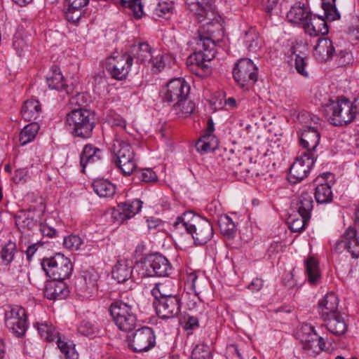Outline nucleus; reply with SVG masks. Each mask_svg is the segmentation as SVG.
<instances>
[{
	"label": "nucleus",
	"mask_w": 359,
	"mask_h": 359,
	"mask_svg": "<svg viewBox=\"0 0 359 359\" xmlns=\"http://www.w3.org/2000/svg\"><path fill=\"white\" fill-rule=\"evenodd\" d=\"M311 15L312 14L304 4L297 2L291 7L287 14V18L289 21L296 24H302L304 27L305 22H307Z\"/></svg>",
	"instance_id": "nucleus-24"
},
{
	"label": "nucleus",
	"mask_w": 359,
	"mask_h": 359,
	"mask_svg": "<svg viewBox=\"0 0 359 359\" xmlns=\"http://www.w3.org/2000/svg\"><path fill=\"white\" fill-rule=\"evenodd\" d=\"M187 306L188 309L193 311L194 314L200 316L207 314L205 304L201 300L196 301V297L194 299H189L187 302Z\"/></svg>",
	"instance_id": "nucleus-55"
},
{
	"label": "nucleus",
	"mask_w": 359,
	"mask_h": 359,
	"mask_svg": "<svg viewBox=\"0 0 359 359\" xmlns=\"http://www.w3.org/2000/svg\"><path fill=\"white\" fill-rule=\"evenodd\" d=\"M195 109V104L187 97L179 100L173 105V110L180 116L187 117L191 115Z\"/></svg>",
	"instance_id": "nucleus-37"
},
{
	"label": "nucleus",
	"mask_w": 359,
	"mask_h": 359,
	"mask_svg": "<svg viewBox=\"0 0 359 359\" xmlns=\"http://www.w3.org/2000/svg\"><path fill=\"white\" fill-rule=\"evenodd\" d=\"M68 292L66 284L62 280L52 279L46 283L44 295L48 299H64L67 296Z\"/></svg>",
	"instance_id": "nucleus-19"
},
{
	"label": "nucleus",
	"mask_w": 359,
	"mask_h": 359,
	"mask_svg": "<svg viewBox=\"0 0 359 359\" xmlns=\"http://www.w3.org/2000/svg\"><path fill=\"white\" fill-rule=\"evenodd\" d=\"M335 49L332 41L328 38H319L316 45L313 55L320 62H325L333 57Z\"/></svg>",
	"instance_id": "nucleus-18"
},
{
	"label": "nucleus",
	"mask_w": 359,
	"mask_h": 359,
	"mask_svg": "<svg viewBox=\"0 0 359 359\" xmlns=\"http://www.w3.org/2000/svg\"><path fill=\"white\" fill-rule=\"evenodd\" d=\"M39 130V126L36 122H32L25 126L20 133L19 140L20 144L25 145L32 142L35 138Z\"/></svg>",
	"instance_id": "nucleus-38"
},
{
	"label": "nucleus",
	"mask_w": 359,
	"mask_h": 359,
	"mask_svg": "<svg viewBox=\"0 0 359 359\" xmlns=\"http://www.w3.org/2000/svg\"><path fill=\"white\" fill-rule=\"evenodd\" d=\"M46 81L48 87L51 89L67 90L63 83V76L57 66H53L46 76Z\"/></svg>",
	"instance_id": "nucleus-33"
},
{
	"label": "nucleus",
	"mask_w": 359,
	"mask_h": 359,
	"mask_svg": "<svg viewBox=\"0 0 359 359\" xmlns=\"http://www.w3.org/2000/svg\"><path fill=\"white\" fill-rule=\"evenodd\" d=\"M142 205V202L138 199L119 203L118 208L121 210L120 216L121 219L131 218L140 211Z\"/></svg>",
	"instance_id": "nucleus-32"
},
{
	"label": "nucleus",
	"mask_w": 359,
	"mask_h": 359,
	"mask_svg": "<svg viewBox=\"0 0 359 359\" xmlns=\"http://www.w3.org/2000/svg\"><path fill=\"white\" fill-rule=\"evenodd\" d=\"M306 269L309 276V280L311 283H315L320 276L317 262L312 257L306 261Z\"/></svg>",
	"instance_id": "nucleus-47"
},
{
	"label": "nucleus",
	"mask_w": 359,
	"mask_h": 359,
	"mask_svg": "<svg viewBox=\"0 0 359 359\" xmlns=\"http://www.w3.org/2000/svg\"><path fill=\"white\" fill-rule=\"evenodd\" d=\"M313 203V201L310 194L307 193L302 194L297 203V211L299 216H305L306 218L310 219Z\"/></svg>",
	"instance_id": "nucleus-39"
},
{
	"label": "nucleus",
	"mask_w": 359,
	"mask_h": 359,
	"mask_svg": "<svg viewBox=\"0 0 359 359\" xmlns=\"http://www.w3.org/2000/svg\"><path fill=\"white\" fill-rule=\"evenodd\" d=\"M109 312L119 330L130 332L135 327L137 317L131 305L123 301H115L110 305Z\"/></svg>",
	"instance_id": "nucleus-5"
},
{
	"label": "nucleus",
	"mask_w": 359,
	"mask_h": 359,
	"mask_svg": "<svg viewBox=\"0 0 359 359\" xmlns=\"http://www.w3.org/2000/svg\"><path fill=\"white\" fill-rule=\"evenodd\" d=\"M17 252L16 244L14 242L8 241L1 249V259L5 265H8L14 258Z\"/></svg>",
	"instance_id": "nucleus-44"
},
{
	"label": "nucleus",
	"mask_w": 359,
	"mask_h": 359,
	"mask_svg": "<svg viewBox=\"0 0 359 359\" xmlns=\"http://www.w3.org/2000/svg\"><path fill=\"white\" fill-rule=\"evenodd\" d=\"M135 176L142 182H152L158 180L157 175L154 171L150 168L135 170Z\"/></svg>",
	"instance_id": "nucleus-53"
},
{
	"label": "nucleus",
	"mask_w": 359,
	"mask_h": 359,
	"mask_svg": "<svg viewBox=\"0 0 359 359\" xmlns=\"http://www.w3.org/2000/svg\"><path fill=\"white\" fill-rule=\"evenodd\" d=\"M311 339H302L303 348L307 351L310 355L318 354L322 351V348L319 346V341H318V334L313 333L310 334Z\"/></svg>",
	"instance_id": "nucleus-43"
},
{
	"label": "nucleus",
	"mask_w": 359,
	"mask_h": 359,
	"mask_svg": "<svg viewBox=\"0 0 359 359\" xmlns=\"http://www.w3.org/2000/svg\"><path fill=\"white\" fill-rule=\"evenodd\" d=\"M128 347L134 352L148 351L156 344L154 330L149 327H142L128 337Z\"/></svg>",
	"instance_id": "nucleus-11"
},
{
	"label": "nucleus",
	"mask_w": 359,
	"mask_h": 359,
	"mask_svg": "<svg viewBox=\"0 0 359 359\" xmlns=\"http://www.w3.org/2000/svg\"><path fill=\"white\" fill-rule=\"evenodd\" d=\"M330 176H332V173L324 172L316 177L313 182L316 186L314 196L318 203H327L332 200L331 186L326 182Z\"/></svg>",
	"instance_id": "nucleus-17"
},
{
	"label": "nucleus",
	"mask_w": 359,
	"mask_h": 359,
	"mask_svg": "<svg viewBox=\"0 0 359 359\" xmlns=\"http://www.w3.org/2000/svg\"><path fill=\"white\" fill-rule=\"evenodd\" d=\"M198 22L202 23V26L198 29V36H206L210 38L214 41L213 38L223 36L224 27L222 19L217 14L216 10L208 12L202 18L198 19Z\"/></svg>",
	"instance_id": "nucleus-10"
},
{
	"label": "nucleus",
	"mask_w": 359,
	"mask_h": 359,
	"mask_svg": "<svg viewBox=\"0 0 359 359\" xmlns=\"http://www.w3.org/2000/svg\"><path fill=\"white\" fill-rule=\"evenodd\" d=\"M123 6L133 11L136 18H140L143 15V6L141 0H120Z\"/></svg>",
	"instance_id": "nucleus-49"
},
{
	"label": "nucleus",
	"mask_w": 359,
	"mask_h": 359,
	"mask_svg": "<svg viewBox=\"0 0 359 359\" xmlns=\"http://www.w3.org/2000/svg\"><path fill=\"white\" fill-rule=\"evenodd\" d=\"M27 175V170L22 169L18 170L15 172L13 180L16 183H20L22 181H26L25 177Z\"/></svg>",
	"instance_id": "nucleus-64"
},
{
	"label": "nucleus",
	"mask_w": 359,
	"mask_h": 359,
	"mask_svg": "<svg viewBox=\"0 0 359 359\" xmlns=\"http://www.w3.org/2000/svg\"><path fill=\"white\" fill-rule=\"evenodd\" d=\"M155 11L158 17L169 19L172 13V7L165 2L160 3L156 8Z\"/></svg>",
	"instance_id": "nucleus-58"
},
{
	"label": "nucleus",
	"mask_w": 359,
	"mask_h": 359,
	"mask_svg": "<svg viewBox=\"0 0 359 359\" xmlns=\"http://www.w3.org/2000/svg\"><path fill=\"white\" fill-rule=\"evenodd\" d=\"M211 140H215V142H217L215 137L212 135L205 134L196 144L197 151L202 152L214 151L216 146L213 145L212 143L210 142Z\"/></svg>",
	"instance_id": "nucleus-46"
},
{
	"label": "nucleus",
	"mask_w": 359,
	"mask_h": 359,
	"mask_svg": "<svg viewBox=\"0 0 359 359\" xmlns=\"http://www.w3.org/2000/svg\"><path fill=\"white\" fill-rule=\"evenodd\" d=\"M320 142V133L315 127L306 126L300 136V144L306 149V153L315 150Z\"/></svg>",
	"instance_id": "nucleus-21"
},
{
	"label": "nucleus",
	"mask_w": 359,
	"mask_h": 359,
	"mask_svg": "<svg viewBox=\"0 0 359 359\" xmlns=\"http://www.w3.org/2000/svg\"><path fill=\"white\" fill-rule=\"evenodd\" d=\"M95 121V114L83 108L74 109L66 116V123L72 133L83 139L92 136Z\"/></svg>",
	"instance_id": "nucleus-2"
},
{
	"label": "nucleus",
	"mask_w": 359,
	"mask_h": 359,
	"mask_svg": "<svg viewBox=\"0 0 359 359\" xmlns=\"http://www.w3.org/2000/svg\"><path fill=\"white\" fill-rule=\"evenodd\" d=\"M93 189L100 197H110L115 194V186L105 180H97L93 183Z\"/></svg>",
	"instance_id": "nucleus-34"
},
{
	"label": "nucleus",
	"mask_w": 359,
	"mask_h": 359,
	"mask_svg": "<svg viewBox=\"0 0 359 359\" xmlns=\"http://www.w3.org/2000/svg\"><path fill=\"white\" fill-rule=\"evenodd\" d=\"M151 294L155 300L159 299L178 297L177 289L173 280L167 279L158 283L151 290Z\"/></svg>",
	"instance_id": "nucleus-20"
},
{
	"label": "nucleus",
	"mask_w": 359,
	"mask_h": 359,
	"mask_svg": "<svg viewBox=\"0 0 359 359\" xmlns=\"http://www.w3.org/2000/svg\"><path fill=\"white\" fill-rule=\"evenodd\" d=\"M211 351L207 345L198 344L191 353V359H211Z\"/></svg>",
	"instance_id": "nucleus-50"
},
{
	"label": "nucleus",
	"mask_w": 359,
	"mask_h": 359,
	"mask_svg": "<svg viewBox=\"0 0 359 359\" xmlns=\"http://www.w3.org/2000/svg\"><path fill=\"white\" fill-rule=\"evenodd\" d=\"M112 277L118 283H125L132 277V266L127 260H118L112 269Z\"/></svg>",
	"instance_id": "nucleus-28"
},
{
	"label": "nucleus",
	"mask_w": 359,
	"mask_h": 359,
	"mask_svg": "<svg viewBox=\"0 0 359 359\" xmlns=\"http://www.w3.org/2000/svg\"><path fill=\"white\" fill-rule=\"evenodd\" d=\"M323 108L328 121L334 126H345L354 120L351 102L346 98L330 99Z\"/></svg>",
	"instance_id": "nucleus-3"
},
{
	"label": "nucleus",
	"mask_w": 359,
	"mask_h": 359,
	"mask_svg": "<svg viewBox=\"0 0 359 359\" xmlns=\"http://www.w3.org/2000/svg\"><path fill=\"white\" fill-rule=\"evenodd\" d=\"M202 280L198 279V276L195 273H191L189 274L187 279V285L189 289L194 292V296L198 297L202 292ZM199 299V297H198Z\"/></svg>",
	"instance_id": "nucleus-52"
},
{
	"label": "nucleus",
	"mask_w": 359,
	"mask_h": 359,
	"mask_svg": "<svg viewBox=\"0 0 359 359\" xmlns=\"http://www.w3.org/2000/svg\"><path fill=\"white\" fill-rule=\"evenodd\" d=\"M102 154V151L100 149L91 144H86L80 155V164L82 168V172H85L86 165H93L100 161Z\"/></svg>",
	"instance_id": "nucleus-26"
},
{
	"label": "nucleus",
	"mask_w": 359,
	"mask_h": 359,
	"mask_svg": "<svg viewBox=\"0 0 359 359\" xmlns=\"http://www.w3.org/2000/svg\"><path fill=\"white\" fill-rule=\"evenodd\" d=\"M305 32L311 36L325 35L328 33L329 29L326 20L319 16L311 15L304 26Z\"/></svg>",
	"instance_id": "nucleus-22"
},
{
	"label": "nucleus",
	"mask_w": 359,
	"mask_h": 359,
	"mask_svg": "<svg viewBox=\"0 0 359 359\" xmlns=\"http://www.w3.org/2000/svg\"><path fill=\"white\" fill-rule=\"evenodd\" d=\"M201 217L199 215H195L192 211H188L183 213L182 215L178 217L173 224V227L176 230L184 229L188 233L191 231V229L198 222L196 218Z\"/></svg>",
	"instance_id": "nucleus-31"
},
{
	"label": "nucleus",
	"mask_w": 359,
	"mask_h": 359,
	"mask_svg": "<svg viewBox=\"0 0 359 359\" xmlns=\"http://www.w3.org/2000/svg\"><path fill=\"white\" fill-rule=\"evenodd\" d=\"M201 37L196 39V50L186 60L187 67L196 74H200L199 69L204 72H209V67L205 62L211 61L217 53L215 41L206 36Z\"/></svg>",
	"instance_id": "nucleus-1"
},
{
	"label": "nucleus",
	"mask_w": 359,
	"mask_h": 359,
	"mask_svg": "<svg viewBox=\"0 0 359 359\" xmlns=\"http://www.w3.org/2000/svg\"><path fill=\"white\" fill-rule=\"evenodd\" d=\"M4 321L6 327L17 337L25 334L27 329V318L25 310L18 306H9L5 312Z\"/></svg>",
	"instance_id": "nucleus-8"
},
{
	"label": "nucleus",
	"mask_w": 359,
	"mask_h": 359,
	"mask_svg": "<svg viewBox=\"0 0 359 359\" xmlns=\"http://www.w3.org/2000/svg\"><path fill=\"white\" fill-rule=\"evenodd\" d=\"M343 238L350 241V248L348 252L351 255L353 258L359 257V238H357V231L355 228L348 227L343 233Z\"/></svg>",
	"instance_id": "nucleus-35"
},
{
	"label": "nucleus",
	"mask_w": 359,
	"mask_h": 359,
	"mask_svg": "<svg viewBox=\"0 0 359 359\" xmlns=\"http://www.w3.org/2000/svg\"><path fill=\"white\" fill-rule=\"evenodd\" d=\"M79 332L83 335L91 336L95 333V328L90 323L83 321L79 327Z\"/></svg>",
	"instance_id": "nucleus-59"
},
{
	"label": "nucleus",
	"mask_w": 359,
	"mask_h": 359,
	"mask_svg": "<svg viewBox=\"0 0 359 359\" xmlns=\"http://www.w3.org/2000/svg\"><path fill=\"white\" fill-rule=\"evenodd\" d=\"M308 57L304 55V54L300 55L297 54L295 55L294 63L295 68L297 72L304 76V77H307L309 76L308 72L306 70V67L307 65Z\"/></svg>",
	"instance_id": "nucleus-56"
},
{
	"label": "nucleus",
	"mask_w": 359,
	"mask_h": 359,
	"mask_svg": "<svg viewBox=\"0 0 359 359\" xmlns=\"http://www.w3.org/2000/svg\"><path fill=\"white\" fill-rule=\"evenodd\" d=\"M66 19L72 23L77 22L82 16V11H72L67 10L65 12Z\"/></svg>",
	"instance_id": "nucleus-62"
},
{
	"label": "nucleus",
	"mask_w": 359,
	"mask_h": 359,
	"mask_svg": "<svg viewBox=\"0 0 359 359\" xmlns=\"http://www.w3.org/2000/svg\"><path fill=\"white\" fill-rule=\"evenodd\" d=\"M196 219L198 222L191 229V231H189V233L191 234L196 244L202 245L212 238L214 234L212 224L205 217H198Z\"/></svg>",
	"instance_id": "nucleus-16"
},
{
	"label": "nucleus",
	"mask_w": 359,
	"mask_h": 359,
	"mask_svg": "<svg viewBox=\"0 0 359 359\" xmlns=\"http://www.w3.org/2000/svg\"><path fill=\"white\" fill-rule=\"evenodd\" d=\"M233 76L241 88L248 89L257 81L258 69L251 60L242 58L236 63Z\"/></svg>",
	"instance_id": "nucleus-7"
},
{
	"label": "nucleus",
	"mask_w": 359,
	"mask_h": 359,
	"mask_svg": "<svg viewBox=\"0 0 359 359\" xmlns=\"http://www.w3.org/2000/svg\"><path fill=\"white\" fill-rule=\"evenodd\" d=\"M153 304L157 315L162 319L174 318L180 313L181 299L179 297L154 300Z\"/></svg>",
	"instance_id": "nucleus-15"
},
{
	"label": "nucleus",
	"mask_w": 359,
	"mask_h": 359,
	"mask_svg": "<svg viewBox=\"0 0 359 359\" xmlns=\"http://www.w3.org/2000/svg\"><path fill=\"white\" fill-rule=\"evenodd\" d=\"M32 212L30 210L22 211L17 217V222L21 224L22 227L27 229H34L38 226L37 221L32 217Z\"/></svg>",
	"instance_id": "nucleus-45"
},
{
	"label": "nucleus",
	"mask_w": 359,
	"mask_h": 359,
	"mask_svg": "<svg viewBox=\"0 0 359 359\" xmlns=\"http://www.w3.org/2000/svg\"><path fill=\"white\" fill-rule=\"evenodd\" d=\"M350 241H348V239H346L345 238H343V235L341 236V238L338 240L334 246V251L341 253L344 250H347L348 248H350Z\"/></svg>",
	"instance_id": "nucleus-60"
},
{
	"label": "nucleus",
	"mask_w": 359,
	"mask_h": 359,
	"mask_svg": "<svg viewBox=\"0 0 359 359\" xmlns=\"http://www.w3.org/2000/svg\"><path fill=\"white\" fill-rule=\"evenodd\" d=\"M81 243L80 237L76 235H70L64 238L63 245L67 249L76 250L79 248Z\"/></svg>",
	"instance_id": "nucleus-57"
},
{
	"label": "nucleus",
	"mask_w": 359,
	"mask_h": 359,
	"mask_svg": "<svg viewBox=\"0 0 359 359\" xmlns=\"http://www.w3.org/2000/svg\"><path fill=\"white\" fill-rule=\"evenodd\" d=\"M130 55L137 58L140 62H151L153 57L151 48L147 42L133 44L130 47Z\"/></svg>",
	"instance_id": "nucleus-30"
},
{
	"label": "nucleus",
	"mask_w": 359,
	"mask_h": 359,
	"mask_svg": "<svg viewBox=\"0 0 359 359\" xmlns=\"http://www.w3.org/2000/svg\"><path fill=\"white\" fill-rule=\"evenodd\" d=\"M39 231L43 236H47L48 238H53L57 233V231L55 229L47 225L46 224H40Z\"/></svg>",
	"instance_id": "nucleus-61"
},
{
	"label": "nucleus",
	"mask_w": 359,
	"mask_h": 359,
	"mask_svg": "<svg viewBox=\"0 0 359 359\" xmlns=\"http://www.w3.org/2000/svg\"><path fill=\"white\" fill-rule=\"evenodd\" d=\"M47 276L55 280H65L70 276L73 266L67 257L57 253L50 258L43 259L41 263Z\"/></svg>",
	"instance_id": "nucleus-6"
},
{
	"label": "nucleus",
	"mask_w": 359,
	"mask_h": 359,
	"mask_svg": "<svg viewBox=\"0 0 359 359\" xmlns=\"http://www.w3.org/2000/svg\"><path fill=\"white\" fill-rule=\"evenodd\" d=\"M221 233L224 236H232L236 231V225L228 215H221L217 221Z\"/></svg>",
	"instance_id": "nucleus-41"
},
{
	"label": "nucleus",
	"mask_w": 359,
	"mask_h": 359,
	"mask_svg": "<svg viewBox=\"0 0 359 359\" xmlns=\"http://www.w3.org/2000/svg\"><path fill=\"white\" fill-rule=\"evenodd\" d=\"M111 150L115 156L114 163L125 175H130L136 168L135 152L128 142L116 137Z\"/></svg>",
	"instance_id": "nucleus-4"
},
{
	"label": "nucleus",
	"mask_w": 359,
	"mask_h": 359,
	"mask_svg": "<svg viewBox=\"0 0 359 359\" xmlns=\"http://www.w3.org/2000/svg\"><path fill=\"white\" fill-rule=\"evenodd\" d=\"M335 1L336 0H322V8L325 11V18L328 20L334 21L340 18Z\"/></svg>",
	"instance_id": "nucleus-42"
},
{
	"label": "nucleus",
	"mask_w": 359,
	"mask_h": 359,
	"mask_svg": "<svg viewBox=\"0 0 359 359\" xmlns=\"http://www.w3.org/2000/svg\"><path fill=\"white\" fill-rule=\"evenodd\" d=\"M339 299L334 292L327 293L318 304V310L323 318L339 313Z\"/></svg>",
	"instance_id": "nucleus-25"
},
{
	"label": "nucleus",
	"mask_w": 359,
	"mask_h": 359,
	"mask_svg": "<svg viewBox=\"0 0 359 359\" xmlns=\"http://www.w3.org/2000/svg\"><path fill=\"white\" fill-rule=\"evenodd\" d=\"M41 112V104L39 101L35 100L25 101L21 109L22 117L27 121L36 120L39 117Z\"/></svg>",
	"instance_id": "nucleus-29"
},
{
	"label": "nucleus",
	"mask_w": 359,
	"mask_h": 359,
	"mask_svg": "<svg viewBox=\"0 0 359 359\" xmlns=\"http://www.w3.org/2000/svg\"><path fill=\"white\" fill-rule=\"evenodd\" d=\"M309 221L305 216H299L297 218H292L289 222V228L292 232H302Z\"/></svg>",
	"instance_id": "nucleus-54"
},
{
	"label": "nucleus",
	"mask_w": 359,
	"mask_h": 359,
	"mask_svg": "<svg viewBox=\"0 0 359 359\" xmlns=\"http://www.w3.org/2000/svg\"><path fill=\"white\" fill-rule=\"evenodd\" d=\"M57 339V344L60 350L65 356V359H77L78 355L76 353L74 348L69 345L67 342L61 340L58 336Z\"/></svg>",
	"instance_id": "nucleus-51"
},
{
	"label": "nucleus",
	"mask_w": 359,
	"mask_h": 359,
	"mask_svg": "<svg viewBox=\"0 0 359 359\" xmlns=\"http://www.w3.org/2000/svg\"><path fill=\"white\" fill-rule=\"evenodd\" d=\"M327 330L335 336H341L347 331V324L340 313L323 318Z\"/></svg>",
	"instance_id": "nucleus-23"
},
{
	"label": "nucleus",
	"mask_w": 359,
	"mask_h": 359,
	"mask_svg": "<svg viewBox=\"0 0 359 359\" xmlns=\"http://www.w3.org/2000/svg\"><path fill=\"white\" fill-rule=\"evenodd\" d=\"M132 64L133 57L123 54L120 55L118 59L114 57L109 58L107 63V69L112 78L122 80L128 75L129 68Z\"/></svg>",
	"instance_id": "nucleus-14"
},
{
	"label": "nucleus",
	"mask_w": 359,
	"mask_h": 359,
	"mask_svg": "<svg viewBox=\"0 0 359 359\" xmlns=\"http://www.w3.org/2000/svg\"><path fill=\"white\" fill-rule=\"evenodd\" d=\"M189 91L190 86L184 79H174L167 84L163 100L166 102H177L179 100L187 97Z\"/></svg>",
	"instance_id": "nucleus-13"
},
{
	"label": "nucleus",
	"mask_w": 359,
	"mask_h": 359,
	"mask_svg": "<svg viewBox=\"0 0 359 359\" xmlns=\"http://www.w3.org/2000/svg\"><path fill=\"white\" fill-rule=\"evenodd\" d=\"M227 357L236 359H243L241 353H240L238 346L236 344H230L227 346Z\"/></svg>",
	"instance_id": "nucleus-63"
},
{
	"label": "nucleus",
	"mask_w": 359,
	"mask_h": 359,
	"mask_svg": "<svg viewBox=\"0 0 359 359\" xmlns=\"http://www.w3.org/2000/svg\"><path fill=\"white\" fill-rule=\"evenodd\" d=\"M185 2L187 8L196 15L197 20L215 9L212 0H185Z\"/></svg>",
	"instance_id": "nucleus-27"
},
{
	"label": "nucleus",
	"mask_w": 359,
	"mask_h": 359,
	"mask_svg": "<svg viewBox=\"0 0 359 359\" xmlns=\"http://www.w3.org/2000/svg\"><path fill=\"white\" fill-rule=\"evenodd\" d=\"M142 268L145 276H168L172 269L167 258L158 253L146 257L142 262Z\"/></svg>",
	"instance_id": "nucleus-9"
},
{
	"label": "nucleus",
	"mask_w": 359,
	"mask_h": 359,
	"mask_svg": "<svg viewBox=\"0 0 359 359\" xmlns=\"http://www.w3.org/2000/svg\"><path fill=\"white\" fill-rule=\"evenodd\" d=\"M40 336L48 341H52L56 339L59 336V332L55 327L47 322L36 323L34 324Z\"/></svg>",
	"instance_id": "nucleus-36"
},
{
	"label": "nucleus",
	"mask_w": 359,
	"mask_h": 359,
	"mask_svg": "<svg viewBox=\"0 0 359 359\" xmlns=\"http://www.w3.org/2000/svg\"><path fill=\"white\" fill-rule=\"evenodd\" d=\"M314 163L315 159L312 153H304L297 157L290 168L289 182L297 184L303 180L307 177Z\"/></svg>",
	"instance_id": "nucleus-12"
},
{
	"label": "nucleus",
	"mask_w": 359,
	"mask_h": 359,
	"mask_svg": "<svg viewBox=\"0 0 359 359\" xmlns=\"http://www.w3.org/2000/svg\"><path fill=\"white\" fill-rule=\"evenodd\" d=\"M206 315L203 314V316H200L199 314H187L184 317V323L183 325V328L185 330H194L198 327L199 326V320H204L205 318Z\"/></svg>",
	"instance_id": "nucleus-48"
},
{
	"label": "nucleus",
	"mask_w": 359,
	"mask_h": 359,
	"mask_svg": "<svg viewBox=\"0 0 359 359\" xmlns=\"http://www.w3.org/2000/svg\"><path fill=\"white\" fill-rule=\"evenodd\" d=\"M243 43L250 52H256L259 48V34L253 28L245 32L243 39Z\"/></svg>",
	"instance_id": "nucleus-40"
}]
</instances>
